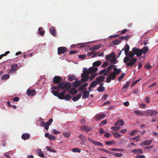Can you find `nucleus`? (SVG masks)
Wrapping results in <instances>:
<instances>
[{
    "label": "nucleus",
    "mask_w": 158,
    "mask_h": 158,
    "mask_svg": "<svg viewBox=\"0 0 158 158\" xmlns=\"http://www.w3.org/2000/svg\"><path fill=\"white\" fill-rule=\"evenodd\" d=\"M114 72L110 73L108 76L106 81L107 83H110L111 80H114L116 77V75H118L121 72V69H118L116 67L114 68Z\"/></svg>",
    "instance_id": "1"
},
{
    "label": "nucleus",
    "mask_w": 158,
    "mask_h": 158,
    "mask_svg": "<svg viewBox=\"0 0 158 158\" xmlns=\"http://www.w3.org/2000/svg\"><path fill=\"white\" fill-rule=\"evenodd\" d=\"M137 61V59L136 58H130L127 56H126L123 60L124 62L128 66H132Z\"/></svg>",
    "instance_id": "2"
},
{
    "label": "nucleus",
    "mask_w": 158,
    "mask_h": 158,
    "mask_svg": "<svg viewBox=\"0 0 158 158\" xmlns=\"http://www.w3.org/2000/svg\"><path fill=\"white\" fill-rule=\"evenodd\" d=\"M90 74L89 72V69L88 70L86 68H84L83 70V73L81 75L82 78L81 81L83 82H85L89 79V75Z\"/></svg>",
    "instance_id": "3"
},
{
    "label": "nucleus",
    "mask_w": 158,
    "mask_h": 158,
    "mask_svg": "<svg viewBox=\"0 0 158 158\" xmlns=\"http://www.w3.org/2000/svg\"><path fill=\"white\" fill-rule=\"evenodd\" d=\"M58 86L60 89H66L67 90H68L71 87V84L70 83L62 82L58 84Z\"/></svg>",
    "instance_id": "4"
},
{
    "label": "nucleus",
    "mask_w": 158,
    "mask_h": 158,
    "mask_svg": "<svg viewBox=\"0 0 158 158\" xmlns=\"http://www.w3.org/2000/svg\"><path fill=\"white\" fill-rule=\"evenodd\" d=\"M158 113L155 110H148L144 113L145 115L147 116H156Z\"/></svg>",
    "instance_id": "5"
},
{
    "label": "nucleus",
    "mask_w": 158,
    "mask_h": 158,
    "mask_svg": "<svg viewBox=\"0 0 158 158\" xmlns=\"http://www.w3.org/2000/svg\"><path fill=\"white\" fill-rule=\"evenodd\" d=\"M132 52L135 53V55H136L138 57H140L142 55V50L141 49L137 48L136 47H134L132 49Z\"/></svg>",
    "instance_id": "6"
},
{
    "label": "nucleus",
    "mask_w": 158,
    "mask_h": 158,
    "mask_svg": "<svg viewBox=\"0 0 158 158\" xmlns=\"http://www.w3.org/2000/svg\"><path fill=\"white\" fill-rule=\"evenodd\" d=\"M67 51V49L65 47H59L58 48V54L59 55L61 54H63Z\"/></svg>",
    "instance_id": "7"
},
{
    "label": "nucleus",
    "mask_w": 158,
    "mask_h": 158,
    "mask_svg": "<svg viewBox=\"0 0 158 158\" xmlns=\"http://www.w3.org/2000/svg\"><path fill=\"white\" fill-rule=\"evenodd\" d=\"M62 80L61 78L59 76H56L53 79V82L54 84H58Z\"/></svg>",
    "instance_id": "8"
},
{
    "label": "nucleus",
    "mask_w": 158,
    "mask_h": 158,
    "mask_svg": "<svg viewBox=\"0 0 158 158\" xmlns=\"http://www.w3.org/2000/svg\"><path fill=\"white\" fill-rule=\"evenodd\" d=\"M27 94L28 96H34L36 93V91L35 89H33L31 90L28 89L27 90Z\"/></svg>",
    "instance_id": "9"
},
{
    "label": "nucleus",
    "mask_w": 158,
    "mask_h": 158,
    "mask_svg": "<svg viewBox=\"0 0 158 158\" xmlns=\"http://www.w3.org/2000/svg\"><path fill=\"white\" fill-rule=\"evenodd\" d=\"M88 139L91 143L96 145H98L101 147H103L104 146L100 142L95 141L94 140L90 138H89Z\"/></svg>",
    "instance_id": "10"
},
{
    "label": "nucleus",
    "mask_w": 158,
    "mask_h": 158,
    "mask_svg": "<svg viewBox=\"0 0 158 158\" xmlns=\"http://www.w3.org/2000/svg\"><path fill=\"white\" fill-rule=\"evenodd\" d=\"M130 47L127 44L125 45V48H123L122 50V51H124L125 55L127 56L129 52Z\"/></svg>",
    "instance_id": "11"
},
{
    "label": "nucleus",
    "mask_w": 158,
    "mask_h": 158,
    "mask_svg": "<svg viewBox=\"0 0 158 158\" xmlns=\"http://www.w3.org/2000/svg\"><path fill=\"white\" fill-rule=\"evenodd\" d=\"M80 129L81 130H83L87 132H89L91 130L92 128L91 127H89L87 126L84 125L81 127Z\"/></svg>",
    "instance_id": "12"
},
{
    "label": "nucleus",
    "mask_w": 158,
    "mask_h": 158,
    "mask_svg": "<svg viewBox=\"0 0 158 158\" xmlns=\"http://www.w3.org/2000/svg\"><path fill=\"white\" fill-rule=\"evenodd\" d=\"M106 117L105 114H97L95 116V118L97 120H101L105 118Z\"/></svg>",
    "instance_id": "13"
},
{
    "label": "nucleus",
    "mask_w": 158,
    "mask_h": 158,
    "mask_svg": "<svg viewBox=\"0 0 158 158\" xmlns=\"http://www.w3.org/2000/svg\"><path fill=\"white\" fill-rule=\"evenodd\" d=\"M152 141V139H151L147 140L144 141H143L142 143H141L140 144V145L141 146H143V145H149L151 143Z\"/></svg>",
    "instance_id": "14"
},
{
    "label": "nucleus",
    "mask_w": 158,
    "mask_h": 158,
    "mask_svg": "<svg viewBox=\"0 0 158 158\" xmlns=\"http://www.w3.org/2000/svg\"><path fill=\"white\" fill-rule=\"evenodd\" d=\"M131 152L134 154L137 155L142 154L143 153V150L140 149H136L133 150H131Z\"/></svg>",
    "instance_id": "15"
},
{
    "label": "nucleus",
    "mask_w": 158,
    "mask_h": 158,
    "mask_svg": "<svg viewBox=\"0 0 158 158\" xmlns=\"http://www.w3.org/2000/svg\"><path fill=\"white\" fill-rule=\"evenodd\" d=\"M105 79V77L103 76H100L97 77L96 78V81L98 83H100L103 82Z\"/></svg>",
    "instance_id": "16"
},
{
    "label": "nucleus",
    "mask_w": 158,
    "mask_h": 158,
    "mask_svg": "<svg viewBox=\"0 0 158 158\" xmlns=\"http://www.w3.org/2000/svg\"><path fill=\"white\" fill-rule=\"evenodd\" d=\"M115 66L114 65H111L107 67V70L103 74L104 76H106L108 74L109 72Z\"/></svg>",
    "instance_id": "17"
},
{
    "label": "nucleus",
    "mask_w": 158,
    "mask_h": 158,
    "mask_svg": "<svg viewBox=\"0 0 158 158\" xmlns=\"http://www.w3.org/2000/svg\"><path fill=\"white\" fill-rule=\"evenodd\" d=\"M68 91L70 94L72 95L76 94L77 93V89L73 88L70 89Z\"/></svg>",
    "instance_id": "18"
},
{
    "label": "nucleus",
    "mask_w": 158,
    "mask_h": 158,
    "mask_svg": "<svg viewBox=\"0 0 158 158\" xmlns=\"http://www.w3.org/2000/svg\"><path fill=\"white\" fill-rule=\"evenodd\" d=\"M78 138L80 139L82 143H84L87 140L86 138L82 134L79 135Z\"/></svg>",
    "instance_id": "19"
},
{
    "label": "nucleus",
    "mask_w": 158,
    "mask_h": 158,
    "mask_svg": "<svg viewBox=\"0 0 158 158\" xmlns=\"http://www.w3.org/2000/svg\"><path fill=\"white\" fill-rule=\"evenodd\" d=\"M98 69L97 68L91 67L89 68V72L90 74L97 71Z\"/></svg>",
    "instance_id": "20"
},
{
    "label": "nucleus",
    "mask_w": 158,
    "mask_h": 158,
    "mask_svg": "<svg viewBox=\"0 0 158 158\" xmlns=\"http://www.w3.org/2000/svg\"><path fill=\"white\" fill-rule=\"evenodd\" d=\"M82 94L80 93L72 98V100L74 102H75L79 100L81 97Z\"/></svg>",
    "instance_id": "21"
},
{
    "label": "nucleus",
    "mask_w": 158,
    "mask_h": 158,
    "mask_svg": "<svg viewBox=\"0 0 158 158\" xmlns=\"http://www.w3.org/2000/svg\"><path fill=\"white\" fill-rule=\"evenodd\" d=\"M22 139L25 140L29 139L30 138V135L29 134H23L21 136Z\"/></svg>",
    "instance_id": "22"
},
{
    "label": "nucleus",
    "mask_w": 158,
    "mask_h": 158,
    "mask_svg": "<svg viewBox=\"0 0 158 158\" xmlns=\"http://www.w3.org/2000/svg\"><path fill=\"white\" fill-rule=\"evenodd\" d=\"M82 84V82L80 81H75L73 82V86L75 87H78Z\"/></svg>",
    "instance_id": "23"
},
{
    "label": "nucleus",
    "mask_w": 158,
    "mask_h": 158,
    "mask_svg": "<svg viewBox=\"0 0 158 158\" xmlns=\"http://www.w3.org/2000/svg\"><path fill=\"white\" fill-rule=\"evenodd\" d=\"M101 47L100 45H95L90 48L89 49V51L94 50L98 49Z\"/></svg>",
    "instance_id": "24"
},
{
    "label": "nucleus",
    "mask_w": 158,
    "mask_h": 158,
    "mask_svg": "<svg viewBox=\"0 0 158 158\" xmlns=\"http://www.w3.org/2000/svg\"><path fill=\"white\" fill-rule=\"evenodd\" d=\"M82 93L84 94L83 95L82 98L84 99L88 98L89 97L90 94L89 91H87L85 93L84 91H82Z\"/></svg>",
    "instance_id": "25"
},
{
    "label": "nucleus",
    "mask_w": 158,
    "mask_h": 158,
    "mask_svg": "<svg viewBox=\"0 0 158 158\" xmlns=\"http://www.w3.org/2000/svg\"><path fill=\"white\" fill-rule=\"evenodd\" d=\"M50 31L51 34L54 36L56 35V30L53 27H51L50 28Z\"/></svg>",
    "instance_id": "26"
},
{
    "label": "nucleus",
    "mask_w": 158,
    "mask_h": 158,
    "mask_svg": "<svg viewBox=\"0 0 158 158\" xmlns=\"http://www.w3.org/2000/svg\"><path fill=\"white\" fill-rule=\"evenodd\" d=\"M88 85V83H85L81 85L79 88L78 90L79 91H81L84 89Z\"/></svg>",
    "instance_id": "27"
},
{
    "label": "nucleus",
    "mask_w": 158,
    "mask_h": 158,
    "mask_svg": "<svg viewBox=\"0 0 158 158\" xmlns=\"http://www.w3.org/2000/svg\"><path fill=\"white\" fill-rule=\"evenodd\" d=\"M124 124V122L123 120H120L117 121L115 123V126H118V125H121V126H123Z\"/></svg>",
    "instance_id": "28"
},
{
    "label": "nucleus",
    "mask_w": 158,
    "mask_h": 158,
    "mask_svg": "<svg viewBox=\"0 0 158 158\" xmlns=\"http://www.w3.org/2000/svg\"><path fill=\"white\" fill-rule=\"evenodd\" d=\"M102 62L99 60H98L94 62L93 66L94 67H98L101 64Z\"/></svg>",
    "instance_id": "29"
},
{
    "label": "nucleus",
    "mask_w": 158,
    "mask_h": 158,
    "mask_svg": "<svg viewBox=\"0 0 158 158\" xmlns=\"http://www.w3.org/2000/svg\"><path fill=\"white\" fill-rule=\"evenodd\" d=\"M111 55H112V56L110 61L111 62L114 63L116 60L115 55L114 52H112Z\"/></svg>",
    "instance_id": "30"
},
{
    "label": "nucleus",
    "mask_w": 158,
    "mask_h": 158,
    "mask_svg": "<svg viewBox=\"0 0 158 158\" xmlns=\"http://www.w3.org/2000/svg\"><path fill=\"white\" fill-rule=\"evenodd\" d=\"M114 156L118 157H120L122 156L123 155V154L121 153H116L113 152L111 153Z\"/></svg>",
    "instance_id": "31"
},
{
    "label": "nucleus",
    "mask_w": 158,
    "mask_h": 158,
    "mask_svg": "<svg viewBox=\"0 0 158 158\" xmlns=\"http://www.w3.org/2000/svg\"><path fill=\"white\" fill-rule=\"evenodd\" d=\"M37 154L39 156L41 157H44V155L41 151V149H38L37 151Z\"/></svg>",
    "instance_id": "32"
},
{
    "label": "nucleus",
    "mask_w": 158,
    "mask_h": 158,
    "mask_svg": "<svg viewBox=\"0 0 158 158\" xmlns=\"http://www.w3.org/2000/svg\"><path fill=\"white\" fill-rule=\"evenodd\" d=\"M130 37V35H126L125 36H121L119 38L120 39V40H121V41L123 40H124L127 41Z\"/></svg>",
    "instance_id": "33"
},
{
    "label": "nucleus",
    "mask_w": 158,
    "mask_h": 158,
    "mask_svg": "<svg viewBox=\"0 0 158 158\" xmlns=\"http://www.w3.org/2000/svg\"><path fill=\"white\" fill-rule=\"evenodd\" d=\"M142 50V54L143 53L146 54L148 52V47H144L143 48L141 49Z\"/></svg>",
    "instance_id": "34"
},
{
    "label": "nucleus",
    "mask_w": 158,
    "mask_h": 158,
    "mask_svg": "<svg viewBox=\"0 0 158 158\" xmlns=\"http://www.w3.org/2000/svg\"><path fill=\"white\" fill-rule=\"evenodd\" d=\"M18 67V66L17 64L13 65L10 71V72L13 73V71L15 72L17 69Z\"/></svg>",
    "instance_id": "35"
},
{
    "label": "nucleus",
    "mask_w": 158,
    "mask_h": 158,
    "mask_svg": "<svg viewBox=\"0 0 158 158\" xmlns=\"http://www.w3.org/2000/svg\"><path fill=\"white\" fill-rule=\"evenodd\" d=\"M105 88L104 86H100L97 89V91L100 92H102L105 90Z\"/></svg>",
    "instance_id": "36"
},
{
    "label": "nucleus",
    "mask_w": 158,
    "mask_h": 158,
    "mask_svg": "<svg viewBox=\"0 0 158 158\" xmlns=\"http://www.w3.org/2000/svg\"><path fill=\"white\" fill-rule=\"evenodd\" d=\"M134 112L135 114L137 115H139L140 116H142L144 115H145L144 113H143L142 112L138 110H135L134 111Z\"/></svg>",
    "instance_id": "37"
},
{
    "label": "nucleus",
    "mask_w": 158,
    "mask_h": 158,
    "mask_svg": "<svg viewBox=\"0 0 158 158\" xmlns=\"http://www.w3.org/2000/svg\"><path fill=\"white\" fill-rule=\"evenodd\" d=\"M10 77V75L8 74H4L1 76V79L2 80H6L9 78Z\"/></svg>",
    "instance_id": "38"
},
{
    "label": "nucleus",
    "mask_w": 158,
    "mask_h": 158,
    "mask_svg": "<svg viewBox=\"0 0 158 158\" xmlns=\"http://www.w3.org/2000/svg\"><path fill=\"white\" fill-rule=\"evenodd\" d=\"M98 74L97 73H93L92 74H91L89 77V80L90 81H91L93 80V79L95 78L98 75Z\"/></svg>",
    "instance_id": "39"
},
{
    "label": "nucleus",
    "mask_w": 158,
    "mask_h": 158,
    "mask_svg": "<svg viewBox=\"0 0 158 158\" xmlns=\"http://www.w3.org/2000/svg\"><path fill=\"white\" fill-rule=\"evenodd\" d=\"M71 98V96L68 94H67L64 97V99L66 101H69Z\"/></svg>",
    "instance_id": "40"
},
{
    "label": "nucleus",
    "mask_w": 158,
    "mask_h": 158,
    "mask_svg": "<svg viewBox=\"0 0 158 158\" xmlns=\"http://www.w3.org/2000/svg\"><path fill=\"white\" fill-rule=\"evenodd\" d=\"M121 41V40H120V38H119L118 39L114 40L113 41V43L114 44L117 45Z\"/></svg>",
    "instance_id": "41"
},
{
    "label": "nucleus",
    "mask_w": 158,
    "mask_h": 158,
    "mask_svg": "<svg viewBox=\"0 0 158 158\" xmlns=\"http://www.w3.org/2000/svg\"><path fill=\"white\" fill-rule=\"evenodd\" d=\"M98 84L97 82L96 81H93L90 84V86L91 87H94L96 86Z\"/></svg>",
    "instance_id": "42"
},
{
    "label": "nucleus",
    "mask_w": 158,
    "mask_h": 158,
    "mask_svg": "<svg viewBox=\"0 0 158 158\" xmlns=\"http://www.w3.org/2000/svg\"><path fill=\"white\" fill-rule=\"evenodd\" d=\"M43 29V28L41 27H40L38 29L39 33V34L41 35H43L44 33V31H42Z\"/></svg>",
    "instance_id": "43"
},
{
    "label": "nucleus",
    "mask_w": 158,
    "mask_h": 158,
    "mask_svg": "<svg viewBox=\"0 0 158 158\" xmlns=\"http://www.w3.org/2000/svg\"><path fill=\"white\" fill-rule=\"evenodd\" d=\"M111 150L113 151H124V150L122 149H118L117 148H113L111 149Z\"/></svg>",
    "instance_id": "44"
},
{
    "label": "nucleus",
    "mask_w": 158,
    "mask_h": 158,
    "mask_svg": "<svg viewBox=\"0 0 158 158\" xmlns=\"http://www.w3.org/2000/svg\"><path fill=\"white\" fill-rule=\"evenodd\" d=\"M72 151L73 152H78V153H80L81 152V150L79 149V148H73L72 150Z\"/></svg>",
    "instance_id": "45"
},
{
    "label": "nucleus",
    "mask_w": 158,
    "mask_h": 158,
    "mask_svg": "<svg viewBox=\"0 0 158 158\" xmlns=\"http://www.w3.org/2000/svg\"><path fill=\"white\" fill-rule=\"evenodd\" d=\"M52 94L55 96L57 97L58 95H59V93L58 91H56L55 90H52Z\"/></svg>",
    "instance_id": "46"
},
{
    "label": "nucleus",
    "mask_w": 158,
    "mask_h": 158,
    "mask_svg": "<svg viewBox=\"0 0 158 158\" xmlns=\"http://www.w3.org/2000/svg\"><path fill=\"white\" fill-rule=\"evenodd\" d=\"M113 135L116 138H119L121 136V135L118 132L114 133L113 134Z\"/></svg>",
    "instance_id": "47"
},
{
    "label": "nucleus",
    "mask_w": 158,
    "mask_h": 158,
    "mask_svg": "<svg viewBox=\"0 0 158 158\" xmlns=\"http://www.w3.org/2000/svg\"><path fill=\"white\" fill-rule=\"evenodd\" d=\"M144 68L147 69H149L152 68V66L149 63H147L145 64Z\"/></svg>",
    "instance_id": "48"
},
{
    "label": "nucleus",
    "mask_w": 158,
    "mask_h": 158,
    "mask_svg": "<svg viewBox=\"0 0 158 158\" xmlns=\"http://www.w3.org/2000/svg\"><path fill=\"white\" fill-rule=\"evenodd\" d=\"M75 77L73 75H69L68 76V79L69 81H72L75 79Z\"/></svg>",
    "instance_id": "49"
},
{
    "label": "nucleus",
    "mask_w": 158,
    "mask_h": 158,
    "mask_svg": "<svg viewBox=\"0 0 158 158\" xmlns=\"http://www.w3.org/2000/svg\"><path fill=\"white\" fill-rule=\"evenodd\" d=\"M112 55H111V53L109 55H106V59L107 61H109L111 57H112Z\"/></svg>",
    "instance_id": "50"
},
{
    "label": "nucleus",
    "mask_w": 158,
    "mask_h": 158,
    "mask_svg": "<svg viewBox=\"0 0 158 158\" xmlns=\"http://www.w3.org/2000/svg\"><path fill=\"white\" fill-rule=\"evenodd\" d=\"M120 129V127L119 126L118 127H111V129L115 131H117L119 130Z\"/></svg>",
    "instance_id": "51"
},
{
    "label": "nucleus",
    "mask_w": 158,
    "mask_h": 158,
    "mask_svg": "<svg viewBox=\"0 0 158 158\" xmlns=\"http://www.w3.org/2000/svg\"><path fill=\"white\" fill-rule=\"evenodd\" d=\"M107 122V121L106 119H105L104 120H103L100 123V126H102L104 125H105L106 123Z\"/></svg>",
    "instance_id": "52"
},
{
    "label": "nucleus",
    "mask_w": 158,
    "mask_h": 158,
    "mask_svg": "<svg viewBox=\"0 0 158 158\" xmlns=\"http://www.w3.org/2000/svg\"><path fill=\"white\" fill-rule=\"evenodd\" d=\"M115 143L114 141H107L106 142V144L107 145L114 144Z\"/></svg>",
    "instance_id": "53"
},
{
    "label": "nucleus",
    "mask_w": 158,
    "mask_h": 158,
    "mask_svg": "<svg viewBox=\"0 0 158 158\" xmlns=\"http://www.w3.org/2000/svg\"><path fill=\"white\" fill-rule=\"evenodd\" d=\"M135 55V53H134L133 52H130L129 54V57H130V58H133V57Z\"/></svg>",
    "instance_id": "54"
},
{
    "label": "nucleus",
    "mask_w": 158,
    "mask_h": 158,
    "mask_svg": "<svg viewBox=\"0 0 158 158\" xmlns=\"http://www.w3.org/2000/svg\"><path fill=\"white\" fill-rule=\"evenodd\" d=\"M63 134L64 136L67 138H69L70 136V134L69 133L64 132Z\"/></svg>",
    "instance_id": "55"
},
{
    "label": "nucleus",
    "mask_w": 158,
    "mask_h": 158,
    "mask_svg": "<svg viewBox=\"0 0 158 158\" xmlns=\"http://www.w3.org/2000/svg\"><path fill=\"white\" fill-rule=\"evenodd\" d=\"M129 85V83L128 81L125 84V85L123 87L122 89H125L127 88Z\"/></svg>",
    "instance_id": "56"
},
{
    "label": "nucleus",
    "mask_w": 158,
    "mask_h": 158,
    "mask_svg": "<svg viewBox=\"0 0 158 158\" xmlns=\"http://www.w3.org/2000/svg\"><path fill=\"white\" fill-rule=\"evenodd\" d=\"M48 139L51 140H54L56 139V137L54 135H50Z\"/></svg>",
    "instance_id": "57"
},
{
    "label": "nucleus",
    "mask_w": 158,
    "mask_h": 158,
    "mask_svg": "<svg viewBox=\"0 0 158 158\" xmlns=\"http://www.w3.org/2000/svg\"><path fill=\"white\" fill-rule=\"evenodd\" d=\"M53 120L52 118L50 119L47 122L45 123L46 124H47L49 126L51 125L52 123V122Z\"/></svg>",
    "instance_id": "58"
},
{
    "label": "nucleus",
    "mask_w": 158,
    "mask_h": 158,
    "mask_svg": "<svg viewBox=\"0 0 158 158\" xmlns=\"http://www.w3.org/2000/svg\"><path fill=\"white\" fill-rule=\"evenodd\" d=\"M52 133L54 134L57 135L60 134V132L59 131H57L55 129H54L52 131Z\"/></svg>",
    "instance_id": "59"
},
{
    "label": "nucleus",
    "mask_w": 158,
    "mask_h": 158,
    "mask_svg": "<svg viewBox=\"0 0 158 158\" xmlns=\"http://www.w3.org/2000/svg\"><path fill=\"white\" fill-rule=\"evenodd\" d=\"M140 138V136L139 135H138L137 136H136L135 137H134V138H133V139H134V140H136V141L137 142V141H140V139H139Z\"/></svg>",
    "instance_id": "60"
},
{
    "label": "nucleus",
    "mask_w": 158,
    "mask_h": 158,
    "mask_svg": "<svg viewBox=\"0 0 158 158\" xmlns=\"http://www.w3.org/2000/svg\"><path fill=\"white\" fill-rule=\"evenodd\" d=\"M42 122L43 123H44V127L45 129L46 130H48V129L49 126L47 124H46V123H45L43 121H42Z\"/></svg>",
    "instance_id": "61"
},
{
    "label": "nucleus",
    "mask_w": 158,
    "mask_h": 158,
    "mask_svg": "<svg viewBox=\"0 0 158 158\" xmlns=\"http://www.w3.org/2000/svg\"><path fill=\"white\" fill-rule=\"evenodd\" d=\"M124 76L125 73H123L122 75L119 77L118 80L119 81H120L124 77Z\"/></svg>",
    "instance_id": "62"
},
{
    "label": "nucleus",
    "mask_w": 158,
    "mask_h": 158,
    "mask_svg": "<svg viewBox=\"0 0 158 158\" xmlns=\"http://www.w3.org/2000/svg\"><path fill=\"white\" fill-rule=\"evenodd\" d=\"M138 131L137 130H135L132 131L131 133L130 134L131 135V136H132L134 135L135 134L137 133Z\"/></svg>",
    "instance_id": "63"
},
{
    "label": "nucleus",
    "mask_w": 158,
    "mask_h": 158,
    "mask_svg": "<svg viewBox=\"0 0 158 158\" xmlns=\"http://www.w3.org/2000/svg\"><path fill=\"white\" fill-rule=\"evenodd\" d=\"M106 69H103L101 71L99 72L98 73L99 75H102V74H104V73H105L106 71Z\"/></svg>",
    "instance_id": "64"
}]
</instances>
